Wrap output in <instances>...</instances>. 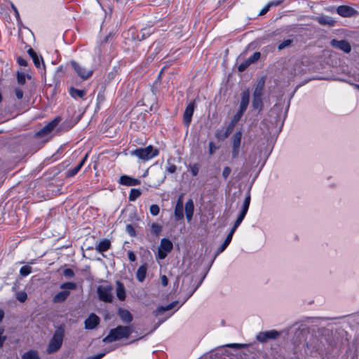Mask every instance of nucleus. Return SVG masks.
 Wrapping results in <instances>:
<instances>
[{
	"label": "nucleus",
	"mask_w": 359,
	"mask_h": 359,
	"mask_svg": "<svg viewBox=\"0 0 359 359\" xmlns=\"http://www.w3.org/2000/svg\"><path fill=\"white\" fill-rule=\"evenodd\" d=\"M22 359H40L36 351H29L22 355Z\"/></svg>",
	"instance_id": "c85d7f7f"
},
{
	"label": "nucleus",
	"mask_w": 359,
	"mask_h": 359,
	"mask_svg": "<svg viewBox=\"0 0 359 359\" xmlns=\"http://www.w3.org/2000/svg\"><path fill=\"white\" fill-rule=\"evenodd\" d=\"M228 245L226 244L225 243H223L221 246L218 248L217 251V255L222 253L223 251L225 250V249L227 248Z\"/></svg>",
	"instance_id": "603ef678"
},
{
	"label": "nucleus",
	"mask_w": 359,
	"mask_h": 359,
	"mask_svg": "<svg viewBox=\"0 0 359 359\" xmlns=\"http://www.w3.org/2000/svg\"><path fill=\"white\" fill-rule=\"evenodd\" d=\"M133 332L130 326H117L111 329L109 334L102 339V342L111 343L123 339H128Z\"/></svg>",
	"instance_id": "f257e3e1"
},
{
	"label": "nucleus",
	"mask_w": 359,
	"mask_h": 359,
	"mask_svg": "<svg viewBox=\"0 0 359 359\" xmlns=\"http://www.w3.org/2000/svg\"><path fill=\"white\" fill-rule=\"evenodd\" d=\"M245 346H246V344H230L227 345V346L231 347V348H241V347H243Z\"/></svg>",
	"instance_id": "bf43d9fd"
},
{
	"label": "nucleus",
	"mask_w": 359,
	"mask_h": 359,
	"mask_svg": "<svg viewBox=\"0 0 359 359\" xmlns=\"http://www.w3.org/2000/svg\"><path fill=\"white\" fill-rule=\"evenodd\" d=\"M292 43V40L285 39L279 43L278 46V49L279 50H281L287 47H289Z\"/></svg>",
	"instance_id": "e433bc0d"
},
{
	"label": "nucleus",
	"mask_w": 359,
	"mask_h": 359,
	"mask_svg": "<svg viewBox=\"0 0 359 359\" xmlns=\"http://www.w3.org/2000/svg\"><path fill=\"white\" fill-rule=\"evenodd\" d=\"M15 94L18 100H21L23 97V91L20 88L15 89Z\"/></svg>",
	"instance_id": "09e8293b"
},
{
	"label": "nucleus",
	"mask_w": 359,
	"mask_h": 359,
	"mask_svg": "<svg viewBox=\"0 0 359 359\" xmlns=\"http://www.w3.org/2000/svg\"><path fill=\"white\" fill-rule=\"evenodd\" d=\"M189 170L193 176H196L199 172V165L197 163L189 165Z\"/></svg>",
	"instance_id": "c9c22d12"
},
{
	"label": "nucleus",
	"mask_w": 359,
	"mask_h": 359,
	"mask_svg": "<svg viewBox=\"0 0 359 359\" xmlns=\"http://www.w3.org/2000/svg\"><path fill=\"white\" fill-rule=\"evenodd\" d=\"M264 82L263 81H259L254 91L253 99H252V107L253 109L261 111L263 108L262 95L264 93Z\"/></svg>",
	"instance_id": "39448f33"
},
{
	"label": "nucleus",
	"mask_w": 359,
	"mask_h": 359,
	"mask_svg": "<svg viewBox=\"0 0 359 359\" xmlns=\"http://www.w3.org/2000/svg\"><path fill=\"white\" fill-rule=\"evenodd\" d=\"M331 45L333 47L339 48L346 53L351 52V47L350 43L345 40L338 41L336 39H332L331 41Z\"/></svg>",
	"instance_id": "dca6fc26"
},
{
	"label": "nucleus",
	"mask_w": 359,
	"mask_h": 359,
	"mask_svg": "<svg viewBox=\"0 0 359 359\" xmlns=\"http://www.w3.org/2000/svg\"><path fill=\"white\" fill-rule=\"evenodd\" d=\"M97 294L100 300L105 302H111L113 299L112 287L110 285H100L97 288Z\"/></svg>",
	"instance_id": "423d86ee"
},
{
	"label": "nucleus",
	"mask_w": 359,
	"mask_h": 359,
	"mask_svg": "<svg viewBox=\"0 0 359 359\" xmlns=\"http://www.w3.org/2000/svg\"><path fill=\"white\" fill-rule=\"evenodd\" d=\"M194 210V205L192 199H189L185 204V214L188 222H190L192 219Z\"/></svg>",
	"instance_id": "6ab92c4d"
},
{
	"label": "nucleus",
	"mask_w": 359,
	"mask_h": 359,
	"mask_svg": "<svg viewBox=\"0 0 359 359\" xmlns=\"http://www.w3.org/2000/svg\"><path fill=\"white\" fill-rule=\"evenodd\" d=\"M16 299L20 302H25L27 299V294L24 291L19 292L16 294Z\"/></svg>",
	"instance_id": "4c0bfd02"
},
{
	"label": "nucleus",
	"mask_w": 359,
	"mask_h": 359,
	"mask_svg": "<svg viewBox=\"0 0 359 359\" xmlns=\"http://www.w3.org/2000/svg\"><path fill=\"white\" fill-rule=\"evenodd\" d=\"M59 121L55 118L46 125L43 128L38 131L35 135L37 137H41L48 135L57 125Z\"/></svg>",
	"instance_id": "9b49d317"
},
{
	"label": "nucleus",
	"mask_w": 359,
	"mask_h": 359,
	"mask_svg": "<svg viewBox=\"0 0 359 359\" xmlns=\"http://www.w3.org/2000/svg\"><path fill=\"white\" fill-rule=\"evenodd\" d=\"M172 249V242L167 239L163 238L161 241L160 247L158 248V257L159 259H164L168 252H170Z\"/></svg>",
	"instance_id": "0eeeda50"
},
{
	"label": "nucleus",
	"mask_w": 359,
	"mask_h": 359,
	"mask_svg": "<svg viewBox=\"0 0 359 359\" xmlns=\"http://www.w3.org/2000/svg\"><path fill=\"white\" fill-rule=\"evenodd\" d=\"M63 275L66 277V278H72L74 276V273L72 269H65L64 271H63Z\"/></svg>",
	"instance_id": "49530a36"
},
{
	"label": "nucleus",
	"mask_w": 359,
	"mask_h": 359,
	"mask_svg": "<svg viewBox=\"0 0 359 359\" xmlns=\"http://www.w3.org/2000/svg\"><path fill=\"white\" fill-rule=\"evenodd\" d=\"M195 104L194 102L188 104L183 114V121L187 127H189L194 111Z\"/></svg>",
	"instance_id": "f8f14e48"
},
{
	"label": "nucleus",
	"mask_w": 359,
	"mask_h": 359,
	"mask_svg": "<svg viewBox=\"0 0 359 359\" xmlns=\"http://www.w3.org/2000/svg\"><path fill=\"white\" fill-rule=\"evenodd\" d=\"M260 53L259 52H255L250 57H249L245 61L241 63L238 66V69L239 72H243L248 67L254 63L255 62L257 61L260 58Z\"/></svg>",
	"instance_id": "4468645a"
},
{
	"label": "nucleus",
	"mask_w": 359,
	"mask_h": 359,
	"mask_svg": "<svg viewBox=\"0 0 359 359\" xmlns=\"http://www.w3.org/2000/svg\"><path fill=\"white\" fill-rule=\"evenodd\" d=\"M337 13L343 18L355 17L359 15V12L355 8L346 5L338 6L337 8Z\"/></svg>",
	"instance_id": "6e6552de"
},
{
	"label": "nucleus",
	"mask_w": 359,
	"mask_h": 359,
	"mask_svg": "<svg viewBox=\"0 0 359 359\" xmlns=\"http://www.w3.org/2000/svg\"><path fill=\"white\" fill-rule=\"evenodd\" d=\"M240 153V147H232L231 149V158L236 159L238 157Z\"/></svg>",
	"instance_id": "37998d69"
},
{
	"label": "nucleus",
	"mask_w": 359,
	"mask_h": 359,
	"mask_svg": "<svg viewBox=\"0 0 359 359\" xmlns=\"http://www.w3.org/2000/svg\"><path fill=\"white\" fill-rule=\"evenodd\" d=\"M70 65L75 73L83 80H87L90 76V72L79 63L72 61Z\"/></svg>",
	"instance_id": "1a4fd4ad"
},
{
	"label": "nucleus",
	"mask_w": 359,
	"mask_h": 359,
	"mask_svg": "<svg viewBox=\"0 0 359 359\" xmlns=\"http://www.w3.org/2000/svg\"><path fill=\"white\" fill-rule=\"evenodd\" d=\"M118 183L127 187H133L140 185L141 184V181L137 178L123 175L120 177Z\"/></svg>",
	"instance_id": "ddd939ff"
},
{
	"label": "nucleus",
	"mask_w": 359,
	"mask_h": 359,
	"mask_svg": "<svg viewBox=\"0 0 359 359\" xmlns=\"http://www.w3.org/2000/svg\"><path fill=\"white\" fill-rule=\"evenodd\" d=\"M89 248L90 247L86 243H83V245L81 247L83 251H84L85 250H88Z\"/></svg>",
	"instance_id": "338daca9"
},
{
	"label": "nucleus",
	"mask_w": 359,
	"mask_h": 359,
	"mask_svg": "<svg viewBox=\"0 0 359 359\" xmlns=\"http://www.w3.org/2000/svg\"><path fill=\"white\" fill-rule=\"evenodd\" d=\"M128 259L130 262H135L136 259V256L135 253L132 251H129L128 253Z\"/></svg>",
	"instance_id": "6e6d98bb"
},
{
	"label": "nucleus",
	"mask_w": 359,
	"mask_h": 359,
	"mask_svg": "<svg viewBox=\"0 0 359 359\" xmlns=\"http://www.w3.org/2000/svg\"><path fill=\"white\" fill-rule=\"evenodd\" d=\"M151 178L154 185L158 186L161 184L165 179V175L162 168H159L156 170H152Z\"/></svg>",
	"instance_id": "2eb2a0df"
},
{
	"label": "nucleus",
	"mask_w": 359,
	"mask_h": 359,
	"mask_svg": "<svg viewBox=\"0 0 359 359\" xmlns=\"http://www.w3.org/2000/svg\"><path fill=\"white\" fill-rule=\"evenodd\" d=\"M159 151L157 148L149 145L144 148H137L130 151L131 156H136L142 161H147L157 156Z\"/></svg>",
	"instance_id": "f03ea898"
},
{
	"label": "nucleus",
	"mask_w": 359,
	"mask_h": 359,
	"mask_svg": "<svg viewBox=\"0 0 359 359\" xmlns=\"http://www.w3.org/2000/svg\"><path fill=\"white\" fill-rule=\"evenodd\" d=\"M111 246V242L108 239H103L99 242L95 246V249L100 252H103L109 249Z\"/></svg>",
	"instance_id": "4be33fe9"
},
{
	"label": "nucleus",
	"mask_w": 359,
	"mask_h": 359,
	"mask_svg": "<svg viewBox=\"0 0 359 359\" xmlns=\"http://www.w3.org/2000/svg\"><path fill=\"white\" fill-rule=\"evenodd\" d=\"M280 336V332L276 330L260 332L257 334L256 339L261 343H264L269 339H276Z\"/></svg>",
	"instance_id": "9d476101"
},
{
	"label": "nucleus",
	"mask_w": 359,
	"mask_h": 359,
	"mask_svg": "<svg viewBox=\"0 0 359 359\" xmlns=\"http://www.w3.org/2000/svg\"><path fill=\"white\" fill-rule=\"evenodd\" d=\"M244 112L238 110L236 114L233 116L231 121V123H230V127L231 128H233L236 123L240 121V119L241 118L242 116L243 115Z\"/></svg>",
	"instance_id": "2f4dec72"
},
{
	"label": "nucleus",
	"mask_w": 359,
	"mask_h": 359,
	"mask_svg": "<svg viewBox=\"0 0 359 359\" xmlns=\"http://www.w3.org/2000/svg\"><path fill=\"white\" fill-rule=\"evenodd\" d=\"M250 194H248V195L245 197V198L243 201L242 210H241L240 213H241L244 215H246L248 208H249V206H250Z\"/></svg>",
	"instance_id": "c756f323"
},
{
	"label": "nucleus",
	"mask_w": 359,
	"mask_h": 359,
	"mask_svg": "<svg viewBox=\"0 0 359 359\" xmlns=\"http://www.w3.org/2000/svg\"><path fill=\"white\" fill-rule=\"evenodd\" d=\"M270 9V7L269 6V5H266L260 11H259V15H265Z\"/></svg>",
	"instance_id": "5fc2aeb1"
},
{
	"label": "nucleus",
	"mask_w": 359,
	"mask_h": 359,
	"mask_svg": "<svg viewBox=\"0 0 359 359\" xmlns=\"http://www.w3.org/2000/svg\"><path fill=\"white\" fill-rule=\"evenodd\" d=\"M88 156V153H86L83 159L79 162V163L76 167H74L72 169H69L66 172V176L68 177H71L76 175L81 168V167L83 165V163L86 161Z\"/></svg>",
	"instance_id": "a211bd4d"
},
{
	"label": "nucleus",
	"mask_w": 359,
	"mask_h": 359,
	"mask_svg": "<svg viewBox=\"0 0 359 359\" xmlns=\"http://www.w3.org/2000/svg\"><path fill=\"white\" fill-rule=\"evenodd\" d=\"M126 231L128 233L131 237L136 236V231L134 226L132 224H127L126 226Z\"/></svg>",
	"instance_id": "58836bf2"
},
{
	"label": "nucleus",
	"mask_w": 359,
	"mask_h": 359,
	"mask_svg": "<svg viewBox=\"0 0 359 359\" xmlns=\"http://www.w3.org/2000/svg\"><path fill=\"white\" fill-rule=\"evenodd\" d=\"M17 80L19 84L23 85L25 83V75L23 73H18Z\"/></svg>",
	"instance_id": "c03bdc74"
},
{
	"label": "nucleus",
	"mask_w": 359,
	"mask_h": 359,
	"mask_svg": "<svg viewBox=\"0 0 359 359\" xmlns=\"http://www.w3.org/2000/svg\"><path fill=\"white\" fill-rule=\"evenodd\" d=\"M176 206L183 208V201H182V196H180V198H178V200L177 201Z\"/></svg>",
	"instance_id": "680f3d73"
},
{
	"label": "nucleus",
	"mask_w": 359,
	"mask_h": 359,
	"mask_svg": "<svg viewBox=\"0 0 359 359\" xmlns=\"http://www.w3.org/2000/svg\"><path fill=\"white\" fill-rule=\"evenodd\" d=\"M161 284L163 286H166L168 283V280L165 275H163L161 276Z\"/></svg>",
	"instance_id": "4d7b16f0"
},
{
	"label": "nucleus",
	"mask_w": 359,
	"mask_h": 359,
	"mask_svg": "<svg viewBox=\"0 0 359 359\" xmlns=\"http://www.w3.org/2000/svg\"><path fill=\"white\" fill-rule=\"evenodd\" d=\"M3 330H0V348L3 346L4 341L6 339V337L3 336Z\"/></svg>",
	"instance_id": "3c124183"
},
{
	"label": "nucleus",
	"mask_w": 359,
	"mask_h": 359,
	"mask_svg": "<svg viewBox=\"0 0 359 359\" xmlns=\"http://www.w3.org/2000/svg\"><path fill=\"white\" fill-rule=\"evenodd\" d=\"M177 303H178V302L175 301V302H172V303L169 304L168 305H167L165 306H161V307L158 308V309L156 311L157 314L163 313L165 311H169V310L172 309V308H174L177 304Z\"/></svg>",
	"instance_id": "7c9ffc66"
},
{
	"label": "nucleus",
	"mask_w": 359,
	"mask_h": 359,
	"mask_svg": "<svg viewBox=\"0 0 359 359\" xmlns=\"http://www.w3.org/2000/svg\"><path fill=\"white\" fill-rule=\"evenodd\" d=\"M241 223H240L239 222L236 221L235 222L232 229H231V231H232L233 232H235L236 229L238 227V226L241 224Z\"/></svg>",
	"instance_id": "e2e57ef3"
},
{
	"label": "nucleus",
	"mask_w": 359,
	"mask_h": 359,
	"mask_svg": "<svg viewBox=\"0 0 359 359\" xmlns=\"http://www.w3.org/2000/svg\"><path fill=\"white\" fill-rule=\"evenodd\" d=\"M69 94L74 98H83L86 94V91L83 90H78L72 87L69 88Z\"/></svg>",
	"instance_id": "a878e982"
},
{
	"label": "nucleus",
	"mask_w": 359,
	"mask_h": 359,
	"mask_svg": "<svg viewBox=\"0 0 359 359\" xmlns=\"http://www.w3.org/2000/svg\"><path fill=\"white\" fill-rule=\"evenodd\" d=\"M175 216L177 220H180L183 219V208L175 206Z\"/></svg>",
	"instance_id": "72a5a7b5"
},
{
	"label": "nucleus",
	"mask_w": 359,
	"mask_h": 359,
	"mask_svg": "<svg viewBox=\"0 0 359 359\" xmlns=\"http://www.w3.org/2000/svg\"><path fill=\"white\" fill-rule=\"evenodd\" d=\"M17 61H18V63L19 64V65H20V66L25 67L27 65L26 60H25L24 58H22L21 57H18Z\"/></svg>",
	"instance_id": "864d4df0"
},
{
	"label": "nucleus",
	"mask_w": 359,
	"mask_h": 359,
	"mask_svg": "<svg viewBox=\"0 0 359 359\" xmlns=\"http://www.w3.org/2000/svg\"><path fill=\"white\" fill-rule=\"evenodd\" d=\"M280 4V1H278V0H275V1H272L271 2H269L268 4L270 8L273 7V6H278L279 4Z\"/></svg>",
	"instance_id": "052dcab7"
},
{
	"label": "nucleus",
	"mask_w": 359,
	"mask_h": 359,
	"mask_svg": "<svg viewBox=\"0 0 359 359\" xmlns=\"http://www.w3.org/2000/svg\"><path fill=\"white\" fill-rule=\"evenodd\" d=\"M100 323V318L94 313H91V330Z\"/></svg>",
	"instance_id": "ea45409f"
},
{
	"label": "nucleus",
	"mask_w": 359,
	"mask_h": 359,
	"mask_svg": "<svg viewBox=\"0 0 359 359\" xmlns=\"http://www.w3.org/2000/svg\"><path fill=\"white\" fill-rule=\"evenodd\" d=\"M65 336V330L62 327H59L54 332L53 337L50 339L46 352L48 354L57 351L62 346Z\"/></svg>",
	"instance_id": "7ed1b4c3"
},
{
	"label": "nucleus",
	"mask_w": 359,
	"mask_h": 359,
	"mask_svg": "<svg viewBox=\"0 0 359 359\" xmlns=\"http://www.w3.org/2000/svg\"><path fill=\"white\" fill-rule=\"evenodd\" d=\"M231 172V169L229 166H226L224 168L222 171V177L224 180H226L227 177L229 176L230 173Z\"/></svg>",
	"instance_id": "a18cd8bd"
},
{
	"label": "nucleus",
	"mask_w": 359,
	"mask_h": 359,
	"mask_svg": "<svg viewBox=\"0 0 359 359\" xmlns=\"http://www.w3.org/2000/svg\"><path fill=\"white\" fill-rule=\"evenodd\" d=\"M27 53L28 54L30 55V57L32 58L33 60V62L34 63V65L38 68V69H40L41 68V62H40V60H41V61H43V59L41 57L39 58L37 55V54L36 53V52L32 49V48H29L28 50H27ZM42 64H43V62H42ZM44 66V65H43Z\"/></svg>",
	"instance_id": "393cba45"
},
{
	"label": "nucleus",
	"mask_w": 359,
	"mask_h": 359,
	"mask_svg": "<svg viewBox=\"0 0 359 359\" xmlns=\"http://www.w3.org/2000/svg\"><path fill=\"white\" fill-rule=\"evenodd\" d=\"M85 328L90 329V317L87 318L85 320Z\"/></svg>",
	"instance_id": "69168bd1"
},
{
	"label": "nucleus",
	"mask_w": 359,
	"mask_h": 359,
	"mask_svg": "<svg viewBox=\"0 0 359 359\" xmlns=\"http://www.w3.org/2000/svg\"><path fill=\"white\" fill-rule=\"evenodd\" d=\"M60 289L62 291L57 293L53 298L55 303H62L65 302L70 294V291L76 288V284L73 282H67L60 285Z\"/></svg>",
	"instance_id": "20e7f679"
},
{
	"label": "nucleus",
	"mask_w": 359,
	"mask_h": 359,
	"mask_svg": "<svg viewBox=\"0 0 359 359\" xmlns=\"http://www.w3.org/2000/svg\"><path fill=\"white\" fill-rule=\"evenodd\" d=\"M149 211L152 215L156 216L159 214L160 208L158 205L154 204L150 206Z\"/></svg>",
	"instance_id": "79ce46f5"
},
{
	"label": "nucleus",
	"mask_w": 359,
	"mask_h": 359,
	"mask_svg": "<svg viewBox=\"0 0 359 359\" xmlns=\"http://www.w3.org/2000/svg\"><path fill=\"white\" fill-rule=\"evenodd\" d=\"M242 133L237 131L232 136V147H240L241 143Z\"/></svg>",
	"instance_id": "bb28decb"
},
{
	"label": "nucleus",
	"mask_w": 359,
	"mask_h": 359,
	"mask_svg": "<svg viewBox=\"0 0 359 359\" xmlns=\"http://www.w3.org/2000/svg\"><path fill=\"white\" fill-rule=\"evenodd\" d=\"M116 296L121 301H123L126 299V292L123 285L120 282H116Z\"/></svg>",
	"instance_id": "5701e85b"
},
{
	"label": "nucleus",
	"mask_w": 359,
	"mask_h": 359,
	"mask_svg": "<svg viewBox=\"0 0 359 359\" xmlns=\"http://www.w3.org/2000/svg\"><path fill=\"white\" fill-rule=\"evenodd\" d=\"M245 215L241 214V213H239V215L238 216L237 219H236V221L239 222L240 223H241L243 220V219L245 218Z\"/></svg>",
	"instance_id": "0e129e2a"
},
{
	"label": "nucleus",
	"mask_w": 359,
	"mask_h": 359,
	"mask_svg": "<svg viewBox=\"0 0 359 359\" xmlns=\"http://www.w3.org/2000/svg\"><path fill=\"white\" fill-rule=\"evenodd\" d=\"M147 265L146 264L141 265L138 268V269L137 271V273H136V277H137V279L140 282H143L144 280L145 279V276H146V274H147Z\"/></svg>",
	"instance_id": "b1692460"
},
{
	"label": "nucleus",
	"mask_w": 359,
	"mask_h": 359,
	"mask_svg": "<svg viewBox=\"0 0 359 359\" xmlns=\"http://www.w3.org/2000/svg\"><path fill=\"white\" fill-rule=\"evenodd\" d=\"M118 316L123 323H129L133 320V316L129 311L125 309H118Z\"/></svg>",
	"instance_id": "412c9836"
},
{
	"label": "nucleus",
	"mask_w": 359,
	"mask_h": 359,
	"mask_svg": "<svg viewBox=\"0 0 359 359\" xmlns=\"http://www.w3.org/2000/svg\"><path fill=\"white\" fill-rule=\"evenodd\" d=\"M32 273V268L29 266L25 265L20 268V274L22 276H27Z\"/></svg>",
	"instance_id": "f704fd0d"
},
{
	"label": "nucleus",
	"mask_w": 359,
	"mask_h": 359,
	"mask_svg": "<svg viewBox=\"0 0 359 359\" xmlns=\"http://www.w3.org/2000/svg\"><path fill=\"white\" fill-rule=\"evenodd\" d=\"M142 194V192L138 189H131L129 193L128 200L131 202L136 201Z\"/></svg>",
	"instance_id": "cd10ccee"
},
{
	"label": "nucleus",
	"mask_w": 359,
	"mask_h": 359,
	"mask_svg": "<svg viewBox=\"0 0 359 359\" xmlns=\"http://www.w3.org/2000/svg\"><path fill=\"white\" fill-rule=\"evenodd\" d=\"M217 149V148L215 147V144L212 142H209V154H210V155H212Z\"/></svg>",
	"instance_id": "8fccbe9b"
},
{
	"label": "nucleus",
	"mask_w": 359,
	"mask_h": 359,
	"mask_svg": "<svg viewBox=\"0 0 359 359\" xmlns=\"http://www.w3.org/2000/svg\"><path fill=\"white\" fill-rule=\"evenodd\" d=\"M107 353V351H104L97 355H93L91 357V359H100Z\"/></svg>",
	"instance_id": "13d9d810"
},
{
	"label": "nucleus",
	"mask_w": 359,
	"mask_h": 359,
	"mask_svg": "<svg viewBox=\"0 0 359 359\" xmlns=\"http://www.w3.org/2000/svg\"><path fill=\"white\" fill-rule=\"evenodd\" d=\"M233 233H234V232H233L232 231H230L229 233H228L227 236L226 237L224 243H225L226 244H227L229 245V244L231 243V241L232 240Z\"/></svg>",
	"instance_id": "de8ad7c7"
},
{
	"label": "nucleus",
	"mask_w": 359,
	"mask_h": 359,
	"mask_svg": "<svg viewBox=\"0 0 359 359\" xmlns=\"http://www.w3.org/2000/svg\"><path fill=\"white\" fill-rule=\"evenodd\" d=\"M4 317V312L1 309H0V323L2 321Z\"/></svg>",
	"instance_id": "774afa93"
},
{
	"label": "nucleus",
	"mask_w": 359,
	"mask_h": 359,
	"mask_svg": "<svg viewBox=\"0 0 359 359\" xmlns=\"http://www.w3.org/2000/svg\"><path fill=\"white\" fill-rule=\"evenodd\" d=\"M250 101V92L248 90L243 91L241 93V100L239 105L240 111L245 112Z\"/></svg>",
	"instance_id": "f3484780"
},
{
	"label": "nucleus",
	"mask_w": 359,
	"mask_h": 359,
	"mask_svg": "<svg viewBox=\"0 0 359 359\" xmlns=\"http://www.w3.org/2000/svg\"><path fill=\"white\" fill-rule=\"evenodd\" d=\"M177 166L175 164L168 162L165 170L167 172L172 174L176 172Z\"/></svg>",
	"instance_id": "a19ab883"
},
{
	"label": "nucleus",
	"mask_w": 359,
	"mask_h": 359,
	"mask_svg": "<svg viewBox=\"0 0 359 359\" xmlns=\"http://www.w3.org/2000/svg\"><path fill=\"white\" fill-rule=\"evenodd\" d=\"M316 20L322 25L334 26L335 24L334 20L327 15H320L316 18Z\"/></svg>",
	"instance_id": "aec40b11"
},
{
	"label": "nucleus",
	"mask_w": 359,
	"mask_h": 359,
	"mask_svg": "<svg viewBox=\"0 0 359 359\" xmlns=\"http://www.w3.org/2000/svg\"><path fill=\"white\" fill-rule=\"evenodd\" d=\"M162 230V226L157 223H152L151 224V231L154 235L158 236Z\"/></svg>",
	"instance_id": "473e14b6"
}]
</instances>
